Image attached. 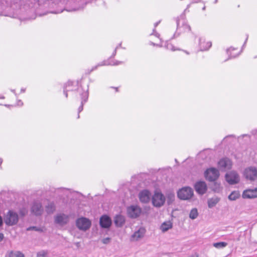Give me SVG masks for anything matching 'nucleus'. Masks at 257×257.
<instances>
[{
	"label": "nucleus",
	"mask_w": 257,
	"mask_h": 257,
	"mask_svg": "<svg viewBox=\"0 0 257 257\" xmlns=\"http://www.w3.org/2000/svg\"><path fill=\"white\" fill-rule=\"evenodd\" d=\"M73 83L72 86L67 87V91L69 92L76 90L81 97V104L78 109L77 118H79L80 117L79 113L83 110V105L88 100L89 96V85L86 84V86H83L82 82H79L78 81L76 82H73Z\"/></svg>",
	"instance_id": "obj_1"
},
{
	"label": "nucleus",
	"mask_w": 257,
	"mask_h": 257,
	"mask_svg": "<svg viewBox=\"0 0 257 257\" xmlns=\"http://www.w3.org/2000/svg\"><path fill=\"white\" fill-rule=\"evenodd\" d=\"M176 23L177 32L173 35L171 39L175 38L179 35V33H178L177 32L178 31L181 32H190L191 31V27L187 24L185 19V15L184 14H181L179 18H177L176 20Z\"/></svg>",
	"instance_id": "obj_2"
},
{
	"label": "nucleus",
	"mask_w": 257,
	"mask_h": 257,
	"mask_svg": "<svg viewBox=\"0 0 257 257\" xmlns=\"http://www.w3.org/2000/svg\"><path fill=\"white\" fill-rule=\"evenodd\" d=\"M19 220L18 214L13 210H9L4 216V222L8 226L17 224Z\"/></svg>",
	"instance_id": "obj_3"
},
{
	"label": "nucleus",
	"mask_w": 257,
	"mask_h": 257,
	"mask_svg": "<svg viewBox=\"0 0 257 257\" xmlns=\"http://www.w3.org/2000/svg\"><path fill=\"white\" fill-rule=\"evenodd\" d=\"M194 195L193 189L189 186H186L180 189L177 192L178 197L183 200L191 199Z\"/></svg>",
	"instance_id": "obj_4"
},
{
	"label": "nucleus",
	"mask_w": 257,
	"mask_h": 257,
	"mask_svg": "<svg viewBox=\"0 0 257 257\" xmlns=\"http://www.w3.org/2000/svg\"><path fill=\"white\" fill-rule=\"evenodd\" d=\"M91 225L90 220L85 217H81L76 220V226L80 230L86 231L88 230Z\"/></svg>",
	"instance_id": "obj_5"
},
{
	"label": "nucleus",
	"mask_w": 257,
	"mask_h": 257,
	"mask_svg": "<svg viewBox=\"0 0 257 257\" xmlns=\"http://www.w3.org/2000/svg\"><path fill=\"white\" fill-rule=\"evenodd\" d=\"M166 200L164 194L159 191H155L152 198V202L153 206L156 207L162 206Z\"/></svg>",
	"instance_id": "obj_6"
},
{
	"label": "nucleus",
	"mask_w": 257,
	"mask_h": 257,
	"mask_svg": "<svg viewBox=\"0 0 257 257\" xmlns=\"http://www.w3.org/2000/svg\"><path fill=\"white\" fill-rule=\"evenodd\" d=\"M219 176L218 170L214 167L207 169L204 172V177L209 182L216 181Z\"/></svg>",
	"instance_id": "obj_7"
},
{
	"label": "nucleus",
	"mask_w": 257,
	"mask_h": 257,
	"mask_svg": "<svg viewBox=\"0 0 257 257\" xmlns=\"http://www.w3.org/2000/svg\"><path fill=\"white\" fill-rule=\"evenodd\" d=\"M126 211L129 217L135 219L140 216L142 213V209L138 205H132L127 207Z\"/></svg>",
	"instance_id": "obj_8"
},
{
	"label": "nucleus",
	"mask_w": 257,
	"mask_h": 257,
	"mask_svg": "<svg viewBox=\"0 0 257 257\" xmlns=\"http://www.w3.org/2000/svg\"><path fill=\"white\" fill-rule=\"evenodd\" d=\"M245 178L251 181L257 179V169L253 166H250L245 168L243 172Z\"/></svg>",
	"instance_id": "obj_9"
},
{
	"label": "nucleus",
	"mask_w": 257,
	"mask_h": 257,
	"mask_svg": "<svg viewBox=\"0 0 257 257\" xmlns=\"http://www.w3.org/2000/svg\"><path fill=\"white\" fill-rule=\"evenodd\" d=\"M31 213L36 216H41L44 212V208L41 202L34 201L31 207Z\"/></svg>",
	"instance_id": "obj_10"
},
{
	"label": "nucleus",
	"mask_w": 257,
	"mask_h": 257,
	"mask_svg": "<svg viewBox=\"0 0 257 257\" xmlns=\"http://www.w3.org/2000/svg\"><path fill=\"white\" fill-rule=\"evenodd\" d=\"M225 178L226 182L230 185L236 184L239 181V175L234 171L227 173L225 175Z\"/></svg>",
	"instance_id": "obj_11"
},
{
	"label": "nucleus",
	"mask_w": 257,
	"mask_h": 257,
	"mask_svg": "<svg viewBox=\"0 0 257 257\" xmlns=\"http://www.w3.org/2000/svg\"><path fill=\"white\" fill-rule=\"evenodd\" d=\"M195 191L199 195L204 194L207 190L206 183L204 181H198L194 185Z\"/></svg>",
	"instance_id": "obj_12"
},
{
	"label": "nucleus",
	"mask_w": 257,
	"mask_h": 257,
	"mask_svg": "<svg viewBox=\"0 0 257 257\" xmlns=\"http://www.w3.org/2000/svg\"><path fill=\"white\" fill-rule=\"evenodd\" d=\"M99 225L102 228L109 229L112 225V220L108 215L103 214L100 217Z\"/></svg>",
	"instance_id": "obj_13"
},
{
	"label": "nucleus",
	"mask_w": 257,
	"mask_h": 257,
	"mask_svg": "<svg viewBox=\"0 0 257 257\" xmlns=\"http://www.w3.org/2000/svg\"><path fill=\"white\" fill-rule=\"evenodd\" d=\"M69 217L64 213H59L54 217V222L56 224L64 225L68 223Z\"/></svg>",
	"instance_id": "obj_14"
},
{
	"label": "nucleus",
	"mask_w": 257,
	"mask_h": 257,
	"mask_svg": "<svg viewBox=\"0 0 257 257\" xmlns=\"http://www.w3.org/2000/svg\"><path fill=\"white\" fill-rule=\"evenodd\" d=\"M218 168L220 170L230 169L231 168L232 162L230 159L227 158H223L218 162Z\"/></svg>",
	"instance_id": "obj_15"
},
{
	"label": "nucleus",
	"mask_w": 257,
	"mask_h": 257,
	"mask_svg": "<svg viewBox=\"0 0 257 257\" xmlns=\"http://www.w3.org/2000/svg\"><path fill=\"white\" fill-rule=\"evenodd\" d=\"M151 193L147 189H144L140 192L138 195L140 201L142 203H148L150 200Z\"/></svg>",
	"instance_id": "obj_16"
},
{
	"label": "nucleus",
	"mask_w": 257,
	"mask_h": 257,
	"mask_svg": "<svg viewBox=\"0 0 257 257\" xmlns=\"http://www.w3.org/2000/svg\"><path fill=\"white\" fill-rule=\"evenodd\" d=\"M242 198L252 199L257 197V188L248 189L243 191L242 194Z\"/></svg>",
	"instance_id": "obj_17"
},
{
	"label": "nucleus",
	"mask_w": 257,
	"mask_h": 257,
	"mask_svg": "<svg viewBox=\"0 0 257 257\" xmlns=\"http://www.w3.org/2000/svg\"><path fill=\"white\" fill-rule=\"evenodd\" d=\"M212 43L210 41L206 42L205 39L200 37L199 39V47L200 51H207L211 47Z\"/></svg>",
	"instance_id": "obj_18"
},
{
	"label": "nucleus",
	"mask_w": 257,
	"mask_h": 257,
	"mask_svg": "<svg viewBox=\"0 0 257 257\" xmlns=\"http://www.w3.org/2000/svg\"><path fill=\"white\" fill-rule=\"evenodd\" d=\"M45 212L48 215L53 214L56 210V205L54 201H49L45 206Z\"/></svg>",
	"instance_id": "obj_19"
},
{
	"label": "nucleus",
	"mask_w": 257,
	"mask_h": 257,
	"mask_svg": "<svg viewBox=\"0 0 257 257\" xmlns=\"http://www.w3.org/2000/svg\"><path fill=\"white\" fill-rule=\"evenodd\" d=\"M125 222V218L123 215L118 214L114 217V223L116 227H122Z\"/></svg>",
	"instance_id": "obj_20"
},
{
	"label": "nucleus",
	"mask_w": 257,
	"mask_h": 257,
	"mask_svg": "<svg viewBox=\"0 0 257 257\" xmlns=\"http://www.w3.org/2000/svg\"><path fill=\"white\" fill-rule=\"evenodd\" d=\"M146 233V229L144 227H140L138 230L135 231L131 236L132 239H138L142 238Z\"/></svg>",
	"instance_id": "obj_21"
},
{
	"label": "nucleus",
	"mask_w": 257,
	"mask_h": 257,
	"mask_svg": "<svg viewBox=\"0 0 257 257\" xmlns=\"http://www.w3.org/2000/svg\"><path fill=\"white\" fill-rule=\"evenodd\" d=\"M5 257H25V255L20 251L9 250L7 252Z\"/></svg>",
	"instance_id": "obj_22"
},
{
	"label": "nucleus",
	"mask_w": 257,
	"mask_h": 257,
	"mask_svg": "<svg viewBox=\"0 0 257 257\" xmlns=\"http://www.w3.org/2000/svg\"><path fill=\"white\" fill-rule=\"evenodd\" d=\"M235 50H237V48H234L233 47H230L229 48L226 49V53L228 55V58L224 61L225 62L227 61L229 59L235 58L238 57L240 54L241 51H240L238 54L235 55L232 54L231 51Z\"/></svg>",
	"instance_id": "obj_23"
},
{
	"label": "nucleus",
	"mask_w": 257,
	"mask_h": 257,
	"mask_svg": "<svg viewBox=\"0 0 257 257\" xmlns=\"http://www.w3.org/2000/svg\"><path fill=\"white\" fill-rule=\"evenodd\" d=\"M220 198L218 197L211 198L208 200V206L209 208L214 207L219 201Z\"/></svg>",
	"instance_id": "obj_24"
},
{
	"label": "nucleus",
	"mask_w": 257,
	"mask_h": 257,
	"mask_svg": "<svg viewBox=\"0 0 257 257\" xmlns=\"http://www.w3.org/2000/svg\"><path fill=\"white\" fill-rule=\"evenodd\" d=\"M172 227V224L170 222H164L161 226V229L163 232H166Z\"/></svg>",
	"instance_id": "obj_25"
},
{
	"label": "nucleus",
	"mask_w": 257,
	"mask_h": 257,
	"mask_svg": "<svg viewBox=\"0 0 257 257\" xmlns=\"http://www.w3.org/2000/svg\"><path fill=\"white\" fill-rule=\"evenodd\" d=\"M240 193L238 191H232L230 195L228 196V199L231 201L236 200L240 197Z\"/></svg>",
	"instance_id": "obj_26"
},
{
	"label": "nucleus",
	"mask_w": 257,
	"mask_h": 257,
	"mask_svg": "<svg viewBox=\"0 0 257 257\" xmlns=\"http://www.w3.org/2000/svg\"><path fill=\"white\" fill-rule=\"evenodd\" d=\"M111 65V63L110 62L109 59H108L107 60H104V61H102L101 62H100L99 63H98L96 66H93L92 68L91 71H94V70L97 69V68L99 66H105V65Z\"/></svg>",
	"instance_id": "obj_27"
},
{
	"label": "nucleus",
	"mask_w": 257,
	"mask_h": 257,
	"mask_svg": "<svg viewBox=\"0 0 257 257\" xmlns=\"http://www.w3.org/2000/svg\"><path fill=\"white\" fill-rule=\"evenodd\" d=\"M167 204L169 205L173 203L175 200V196L173 193H169L166 196Z\"/></svg>",
	"instance_id": "obj_28"
},
{
	"label": "nucleus",
	"mask_w": 257,
	"mask_h": 257,
	"mask_svg": "<svg viewBox=\"0 0 257 257\" xmlns=\"http://www.w3.org/2000/svg\"><path fill=\"white\" fill-rule=\"evenodd\" d=\"M73 82L68 81L63 86V93L65 95L66 97H68V91L67 87H70L73 85Z\"/></svg>",
	"instance_id": "obj_29"
},
{
	"label": "nucleus",
	"mask_w": 257,
	"mask_h": 257,
	"mask_svg": "<svg viewBox=\"0 0 257 257\" xmlns=\"http://www.w3.org/2000/svg\"><path fill=\"white\" fill-rule=\"evenodd\" d=\"M213 246L217 248H223L227 246V243L224 241L215 242L213 243Z\"/></svg>",
	"instance_id": "obj_30"
},
{
	"label": "nucleus",
	"mask_w": 257,
	"mask_h": 257,
	"mask_svg": "<svg viewBox=\"0 0 257 257\" xmlns=\"http://www.w3.org/2000/svg\"><path fill=\"white\" fill-rule=\"evenodd\" d=\"M198 215L197 209L196 208H193L190 212L189 217L192 219H196Z\"/></svg>",
	"instance_id": "obj_31"
},
{
	"label": "nucleus",
	"mask_w": 257,
	"mask_h": 257,
	"mask_svg": "<svg viewBox=\"0 0 257 257\" xmlns=\"http://www.w3.org/2000/svg\"><path fill=\"white\" fill-rule=\"evenodd\" d=\"M165 47L168 50H171L173 51L176 50H180L179 49H176L175 47L171 43L169 42V41H167L165 44Z\"/></svg>",
	"instance_id": "obj_32"
},
{
	"label": "nucleus",
	"mask_w": 257,
	"mask_h": 257,
	"mask_svg": "<svg viewBox=\"0 0 257 257\" xmlns=\"http://www.w3.org/2000/svg\"><path fill=\"white\" fill-rule=\"evenodd\" d=\"M27 230L28 231L35 230V231H39V232H41L43 231V230L41 227H39L35 226H30L28 228H27Z\"/></svg>",
	"instance_id": "obj_33"
},
{
	"label": "nucleus",
	"mask_w": 257,
	"mask_h": 257,
	"mask_svg": "<svg viewBox=\"0 0 257 257\" xmlns=\"http://www.w3.org/2000/svg\"><path fill=\"white\" fill-rule=\"evenodd\" d=\"M48 251L47 250H41L37 253V257H48L47 256Z\"/></svg>",
	"instance_id": "obj_34"
},
{
	"label": "nucleus",
	"mask_w": 257,
	"mask_h": 257,
	"mask_svg": "<svg viewBox=\"0 0 257 257\" xmlns=\"http://www.w3.org/2000/svg\"><path fill=\"white\" fill-rule=\"evenodd\" d=\"M160 22H161V21H159L158 22H157L154 24L155 28L153 30V33H152V35H154L157 37H159V34L156 32L155 28L158 26V25L160 23Z\"/></svg>",
	"instance_id": "obj_35"
},
{
	"label": "nucleus",
	"mask_w": 257,
	"mask_h": 257,
	"mask_svg": "<svg viewBox=\"0 0 257 257\" xmlns=\"http://www.w3.org/2000/svg\"><path fill=\"white\" fill-rule=\"evenodd\" d=\"M110 240H111V239L110 237H105L102 240V242L103 244H107L109 243V242L110 241Z\"/></svg>",
	"instance_id": "obj_36"
},
{
	"label": "nucleus",
	"mask_w": 257,
	"mask_h": 257,
	"mask_svg": "<svg viewBox=\"0 0 257 257\" xmlns=\"http://www.w3.org/2000/svg\"><path fill=\"white\" fill-rule=\"evenodd\" d=\"M68 189H67V188H57L55 189V192H64L65 191H68Z\"/></svg>",
	"instance_id": "obj_37"
},
{
	"label": "nucleus",
	"mask_w": 257,
	"mask_h": 257,
	"mask_svg": "<svg viewBox=\"0 0 257 257\" xmlns=\"http://www.w3.org/2000/svg\"><path fill=\"white\" fill-rule=\"evenodd\" d=\"M111 63V65H118L121 64L123 63L122 61H113Z\"/></svg>",
	"instance_id": "obj_38"
},
{
	"label": "nucleus",
	"mask_w": 257,
	"mask_h": 257,
	"mask_svg": "<svg viewBox=\"0 0 257 257\" xmlns=\"http://www.w3.org/2000/svg\"><path fill=\"white\" fill-rule=\"evenodd\" d=\"M229 138H235V136L233 135H228L227 136H226L223 140V142H225L227 139Z\"/></svg>",
	"instance_id": "obj_39"
},
{
	"label": "nucleus",
	"mask_w": 257,
	"mask_h": 257,
	"mask_svg": "<svg viewBox=\"0 0 257 257\" xmlns=\"http://www.w3.org/2000/svg\"><path fill=\"white\" fill-rule=\"evenodd\" d=\"M19 213L21 216H24L26 215L25 210L24 209H21Z\"/></svg>",
	"instance_id": "obj_40"
},
{
	"label": "nucleus",
	"mask_w": 257,
	"mask_h": 257,
	"mask_svg": "<svg viewBox=\"0 0 257 257\" xmlns=\"http://www.w3.org/2000/svg\"><path fill=\"white\" fill-rule=\"evenodd\" d=\"M116 51H117V50H116L115 49H114V51L113 52L111 56L109 57V58L108 59H110L112 58H113L116 54Z\"/></svg>",
	"instance_id": "obj_41"
},
{
	"label": "nucleus",
	"mask_w": 257,
	"mask_h": 257,
	"mask_svg": "<svg viewBox=\"0 0 257 257\" xmlns=\"http://www.w3.org/2000/svg\"><path fill=\"white\" fill-rule=\"evenodd\" d=\"M17 105L18 106H22L23 105V102L21 100H18L17 102Z\"/></svg>",
	"instance_id": "obj_42"
},
{
	"label": "nucleus",
	"mask_w": 257,
	"mask_h": 257,
	"mask_svg": "<svg viewBox=\"0 0 257 257\" xmlns=\"http://www.w3.org/2000/svg\"><path fill=\"white\" fill-rule=\"evenodd\" d=\"M121 44H122V43H121H121H119V44L117 45V46L116 47V48H115V49L116 50H117L118 48H122V49H125V48H123V47H121Z\"/></svg>",
	"instance_id": "obj_43"
},
{
	"label": "nucleus",
	"mask_w": 257,
	"mask_h": 257,
	"mask_svg": "<svg viewBox=\"0 0 257 257\" xmlns=\"http://www.w3.org/2000/svg\"><path fill=\"white\" fill-rule=\"evenodd\" d=\"M4 238V235L3 233L0 232V242H1Z\"/></svg>",
	"instance_id": "obj_44"
},
{
	"label": "nucleus",
	"mask_w": 257,
	"mask_h": 257,
	"mask_svg": "<svg viewBox=\"0 0 257 257\" xmlns=\"http://www.w3.org/2000/svg\"><path fill=\"white\" fill-rule=\"evenodd\" d=\"M248 35H246V39H245V41H244V44H243V46H242V49H243V48L244 47H245V44H246V42H247V39H248Z\"/></svg>",
	"instance_id": "obj_45"
},
{
	"label": "nucleus",
	"mask_w": 257,
	"mask_h": 257,
	"mask_svg": "<svg viewBox=\"0 0 257 257\" xmlns=\"http://www.w3.org/2000/svg\"><path fill=\"white\" fill-rule=\"evenodd\" d=\"M190 4H189V5H187V8L184 10V12H183V13L182 14H184V15H185V13H186V12L187 11V9L190 7Z\"/></svg>",
	"instance_id": "obj_46"
},
{
	"label": "nucleus",
	"mask_w": 257,
	"mask_h": 257,
	"mask_svg": "<svg viewBox=\"0 0 257 257\" xmlns=\"http://www.w3.org/2000/svg\"><path fill=\"white\" fill-rule=\"evenodd\" d=\"M26 91V88H22L21 89V93H24Z\"/></svg>",
	"instance_id": "obj_47"
},
{
	"label": "nucleus",
	"mask_w": 257,
	"mask_h": 257,
	"mask_svg": "<svg viewBox=\"0 0 257 257\" xmlns=\"http://www.w3.org/2000/svg\"><path fill=\"white\" fill-rule=\"evenodd\" d=\"M11 92H12L13 93H14L16 96H17V94L16 93V91H15V89H11Z\"/></svg>",
	"instance_id": "obj_48"
},
{
	"label": "nucleus",
	"mask_w": 257,
	"mask_h": 257,
	"mask_svg": "<svg viewBox=\"0 0 257 257\" xmlns=\"http://www.w3.org/2000/svg\"><path fill=\"white\" fill-rule=\"evenodd\" d=\"M110 88L115 89L116 92L118 91V87H111Z\"/></svg>",
	"instance_id": "obj_49"
},
{
	"label": "nucleus",
	"mask_w": 257,
	"mask_h": 257,
	"mask_svg": "<svg viewBox=\"0 0 257 257\" xmlns=\"http://www.w3.org/2000/svg\"><path fill=\"white\" fill-rule=\"evenodd\" d=\"M249 137V135H247V134H243V135H242L240 137H241L242 138H244V137Z\"/></svg>",
	"instance_id": "obj_50"
},
{
	"label": "nucleus",
	"mask_w": 257,
	"mask_h": 257,
	"mask_svg": "<svg viewBox=\"0 0 257 257\" xmlns=\"http://www.w3.org/2000/svg\"><path fill=\"white\" fill-rule=\"evenodd\" d=\"M194 2V3H200L202 2L201 0H193Z\"/></svg>",
	"instance_id": "obj_51"
},
{
	"label": "nucleus",
	"mask_w": 257,
	"mask_h": 257,
	"mask_svg": "<svg viewBox=\"0 0 257 257\" xmlns=\"http://www.w3.org/2000/svg\"><path fill=\"white\" fill-rule=\"evenodd\" d=\"M150 44L152 45H153V46H159L158 45L156 44L155 43H154L153 42H151Z\"/></svg>",
	"instance_id": "obj_52"
},
{
	"label": "nucleus",
	"mask_w": 257,
	"mask_h": 257,
	"mask_svg": "<svg viewBox=\"0 0 257 257\" xmlns=\"http://www.w3.org/2000/svg\"><path fill=\"white\" fill-rule=\"evenodd\" d=\"M189 257H198V255L197 254H195V255L190 256Z\"/></svg>",
	"instance_id": "obj_53"
},
{
	"label": "nucleus",
	"mask_w": 257,
	"mask_h": 257,
	"mask_svg": "<svg viewBox=\"0 0 257 257\" xmlns=\"http://www.w3.org/2000/svg\"><path fill=\"white\" fill-rule=\"evenodd\" d=\"M5 97L4 96H3V95H0V99H5Z\"/></svg>",
	"instance_id": "obj_54"
},
{
	"label": "nucleus",
	"mask_w": 257,
	"mask_h": 257,
	"mask_svg": "<svg viewBox=\"0 0 257 257\" xmlns=\"http://www.w3.org/2000/svg\"><path fill=\"white\" fill-rule=\"evenodd\" d=\"M205 9H206V7H205V6H204V7H203V8H202V10H203V11H204V10H205Z\"/></svg>",
	"instance_id": "obj_55"
},
{
	"label": "nucleus",
	"mask_w": 257,
	"mask_h": 257,
	"mask_svg": "<svg viewBox=\"0 0 257 257\" xmlns=\"http://www.w3.org/2000/svg\"><path fill=\"white\" fill-rule=\"evenodd\" d=\"M5 106L8 107L10 106V105H9V104H5Z\"/></svg>",
	"instance_id": "obj_56"
},
{
	"label": "nucleus",
	"mask_w": 257,
	"mask_h": 257,
	"mask_svg": "<svg viewBox=\"0 0 257 257\" xmlns=\"http://www.w3.org/2000/svg\"><path fill=\"white\" fill-rule=\"evenodd\" d=\"M217 2H218V0H215L214 2V3L216 4V3H217Z\"/></svg>",
	"instance_id": "obj_57"
},
{
	"label": "nucleus",
	"mask_w": 257,
	"mask_h": 257,
	"mask_svg": "<svg viewBox=\"0 0 257 257\" xmlns=\"http://www.w3.org/2000/svg\"><path fill=\"white\" fill-rule=\"evenodd\" d=\"M184 52H185L187 54H189V53L187 52V51H184Z\"/></svg>",
	"instance_id": "obj_58"
},
{
	"label": "nucleus",
	"mask_w": 257,
	"mask_h": 257,
	"mask_svg": "<svg viewBox=\"0 0 257 257\" xmlns=\"http://www.w3.org/2000/svg\"><path fill=\"white\" fill-rule=\"evenodd\" d=\"M257 58V56H254V58H254V59H255V58Z\"/></svg>",
	"instance_id": "obj_59"
},
{
	"label": "nucleus",
	"mask_w": 257,
	"mask_h": 257,
	"mask_svg": "<svg viewBox=\"0 0 257 257\" xmlns=\"http://www.w3.org/2000/svg\"><path fill=\"white\" fill-rule=\"evenodd\" d=\"M175 162H177V163L178 162V161H177V159H175Z\"/></svg>",
	"instance_id": "obj_60"
}]
</instances>
